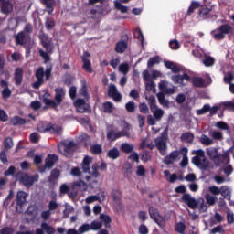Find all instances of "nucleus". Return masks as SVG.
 Wrapping results in <instances>:
<instances>
[{"label": "nucleus", "mask_w": 234, "mask_h": 234, "mask_svg": "<svg viewBox=\"0 0 234 234\" xmlns=\"http://www.w3.org/2000/svg\"><path fill=\"white\" fill-rule=\"evenodd\" d=\"M0 85L4 89L2 90V98H4V100H8V98L12 96V90L8 89V82H6V80H2L0 81Z\"/></svg>", "instance_id": "18"}, {"label": "nucleus", "mask_w": 234, "mask_h": 234, "mask_svg": "<svg viewBox=\"0 0 234 234\" xmlns=\"http://www.w3.org/2000/svg\"><path fill=\"white\" fill-rule=\"evenodd\" d=\"M73 187H78L80 191H87L89 186L82 180H80L73 183Z\"/></svg>", "instance_id": "37"}, {"label": "nucleus", "mask_w": 234, "mask_h": 234, "mask_svg": "<svg viewBox=\"0 0 234 234\" xmlns=\"http://www.w3.org/2000/svg\"><path fill=\"white\" fill-rule=\"evenodd\" d=\"M2 14H12L14 11V4L10 0H0Z\"/></svg>", "instance_id": "11"}, {"label": "nucleus", "mask_w": 234, "mask_h": 234, "mask_svg": "<svg viewBox=\"0 0 234 234\" xmlns=\"http://www.w3.org/2000/svg\"><path fill=\"white\" fill-rule=\"evenodd\" d=\"M192 83L195 87H206V81L200 77H195L192 80Z\"/></svg>", "instance_id": "42"}, {"label": "nucleus", "mask_w": 234, "mask_h": 234, "mask_svg": "<svg viewBox=\"0 0 234 234\" xmlns=\"http://www.w3.org/2000/svg\"><path fill=\"white\" fill-rule=\"evenodd\" d=\"M202 63L205 67H213L215 65V58L211 56L205 55Z\"/></svg>", "instance_id": "31"}, {"label": "nucleus", "mask_w": 234, "mask_h": 234, "mask_svg": "<svg viewBox=\"0 0 234 234\" xmlns=\"http://www.w3.org/2000/svg\"><path fill=\"white\" fill-rule=\"evenodd\" d=\"M169 46L172 50H178V48H180V42H178L176 39H174L169 42Z\"/></svg>", "instance_id": "62"}, {"label": "nucleus", "mask_w": 234, "mask_h": 234, "mask_svg": "<svg viewBox=\"0 0 234 234\" xmlns=\"http://www.w3.org/2000/svg\"><path fill=\"white\" fill-rule=\"evenodd\" d=\"M227 222L228 224H233L234 222V213L231 210L227 211Z\"/></svg>", "instance_id": "63"}, {"label": "nucleus", "mask_w": 234, "mask_h": 234, "mask_svg": "<svg viewBox=\"0 0 234 234\" xmlns=\"http://www.w3.org/2000/svg\"><path fill=\"white\" fill-rule=\"evenodd\" d=\"M200 142L203 145H213L215 144V141L206 134L201 135Z\"/></svg>", "instance_id": "38"}, {"label": "nucleus", "mask_w": 234, "mask_h": 234, "mask_svg": "<svg viewBox=\"0 0 234 234\" xmlns=\"http://www.w3.org/2000/svg\"><path fill=\"white\" fill-rule=\"evenodd\" d=\"M114 6L117 10H120L122 14H127V12L129 11V7L122 5V3L118 0L114 1Z\"/></svg>", "instance_id": "36"}, {"label": "nucleus", "mask_w": 234, "mask_h": 234, "mask_svg": "<svg viewBox=\"0 0 234 234\" xmlns=\"http://www.w3.org/2000/svg\"><path fill=\"white\" fill-rule=\"evenodd\" d=\"M155 145L163 156L167 154V144L165 143V139L164 137L156 138Z\"/></svg>", "instance_id": "10"}, {"label": "nucleus", "mask_w": 234, "mask_h": 234, "mask_svg": "<svg viewBox=\"0 0 234 234\" xmlns=\"http://www.w3.org/2000/svg\"><path fill=\"white\" fill-rule=\"evenodd\" d=\"M145 88L146 90H149L150 92H156V83L153 80L146 81Z\"/></svg>", "instance_id": "46"}, {"label": "nucleus", "mask_w": 234, "mask_h": 234, "mask_svg": "<svg viewBox=\"0 0 234 234\" xmlns=\"http://www.w3.org/2000/svg\"><path fill=\"white\" fill-rule=\"evenodd\" d=\"M122 151H123V153H133V150L134 149V146H133L132 144H129L127 143H124L122 144L121 146Z\"/></svg>", "instance_id": "48"}, {"label": "nucleus", "mask_w": 234, "mask_h": 234, "mask_svg": "<svg viewBox=\"0 0 234 234\" xmlns=\"http://www.w3.org/2000/svg\"><path fill=\"white\" fill-rule=\"evenodd\" d=\"M229 151H231V148L220 155L217 148H207V156H209L211 160H223V164H229Z\"/></svg>", "instance_id": "2"}, {"label": "nucleus", "mask_w": 234, "mask_h": 234, "mask_svg": "<svg viewBox=\"0 0 234 234\" xmlns=\"http://www.w3.org/2000/svg\"><path fill=\"white\" fill-rule=\"evenodd\" d=\"M102 111L108 114H111L114 111V105L112 102H104L102 104Z\"/></svg>", "instance_id": "44"}, {"label": "nucleus", "mask_w": 234, "mask_h": 234, "mask_svg": "<svg viewBox=\"0 0 234 234\" xmlns=\"http://www.w3.org/2000/svg\"><path fill=\"white\" fill-rule=\"evenodd\" d=\"M44 231L47 234H55L56 233V229H54V227L48 225V223L43 222L41 224V229H36V234H45Z\"/></svg>", "instance_id": "13"}, {"label": "nucleus", "mask_w": 234, "mask_h": 234, "mask_svg": "<svg viewBox=\"0 0 234 234\" xmlns=\"http://www.w3.org/2000/svg\"><path fill=\"white\" fill-rule=\"evenodd\" d=\"M59 160V157L56 154H48V157L46 158V165L45 167H48V169H50L51 167L54 166V164Z\"/></svg>", "instance_id": "21"}, {"label": "nucleus", "mask_w": 234, "mask_h": 234, "mask_svg": "<svg viewBox=\"0 0 234 234\" xmlns=\"http://www.w3.org/2000/svg\"><path fill=\"white\" fill-rule=\"evenodd\" d=\"M209 135L211 136L212 140H218V141L224 140V134L220 131H217V130L211 131L209 133Z\"/></svg>", "instance_id": "35"}, {"label": "nucleus", "mask_w": 234, "mask_h": 234, "mask_svg": "<svg viewBox=\"0 0 234 234\" xmlns=\"http://www.w3.org/2000/svg\"><path fill=\"white\" fill-rule=\"evenodd\" d=\"M100 218L103 222L105 228L111 227V217H109L108 215L101 214Z\"/></svg>", "instance_id": "47"}, {"label": "nucleus", "mask_w": 234, "mask_h": 234, "mask_svg": "<svg viewBox=\"0 0 234 234\" xmlns=\"http://www.w3.org/2000/svg\"><path fill=\"white\" fill-rule=\"evenodd\" d=\"M127 50V42L120 41L116 44L115 51L119 54H123V51Z\"/></svg>", "instance_id": "34"}, {"label": "nucleus", "mask_w": 234, "mask_h": 234, "mask_svg": "<svg viewBox=\"0 0 234 234\" xmlns=\"http://www.w3.org/2000/svg\"><path fill=\"white\" fill-rule=\"evenodd\" d=\"M210 109H211V106H209L208 104H205L203 108L197 111V114L198 116H202V114H206L209 112Z\"/></svg>", "instance_id": "49"}, {"label": "nucleus", "mask_w": 234, "mask_h": 234, "mask_svg": "<svg viewBox=\"0 0 234 234\" xmlns=\"http://www.w3.org/2000/svg\"><path fill=\"white\" fill-rule=\"evenodd\" d=\"M15 81L16 85H21L23 81V69L21 68L16 69L15 71Z\"/></svg>", "instance_id": "30"}, {"label": "nucleus", "mask_w": 234, "mask_h": 234, "mask_svg": "<svg viewBox=\"0 0 234 234\" xmlns=\"http://www.w3.org/2000/svg\"><path fill=\"white\" fill-rule=\"evenodd\" d=\"M44 103L45 105H48V107H52L53 109H56L58 107V101H54L53 100L50 99H44Z\"/></svg>", "instance_id": "54"}, {"label": "nucleus", "mask_w": 234, "mask_h": 234, "mask_svg": "<svg viewBox=\"0 0 234 234\" xmlns=\"http://www.w3.org/2000/svg\"><path fill=\"white\" fill-rule=\"evenodd\" d=\"M146 100L149 102V106L150 109H153V107H156V98H154V96L151 95V96H146Z\"/></svg>", "instance_id": "61"}, {"label": "nucleus", "mask_w": 234, "mask_h": 234, "mask_svg": "<svg viewBox=\"0 0 234 234\" xmlns=\"http://www.w3.org/2000/svg\"><path fill=\"white\" fill-rule=\"evenodd\" d=\"M125 109L128 112H134L136 110V104L133 101H129L126 103Z\"/></svg>", "instance_id": "56"}, {"label": "nucleus", "mask_w": 234, "mask_h": 234, "mask_svg": "<svg viewBox=\"0 0 234 234\" xmlns=\"http://www.w3.org/2000/svg\"><path fill=\"white\" fill-rule=\"evenodd\" d=\"M159 94H175V87L167 80H163L159 83Z\"/></svg>", "instance_id": "9"}, {"label": "nucleus", "mask_w": 234, "mask_h": 234, "mask_svg": "<svg viewBox=\"0 0 234 234\" xmlns=\"http://www.w3.org/2000/svg\"><path fill=\"white\" fill-rule=\"evenodd\" d=\"M157 98H158V101H159L160 105H162L163 107H166L168 109L169 101L165 100L164 93H158Z\"/></svg>", "instance_id": "41"}, {"label": "nucleus", "mask_w": 234, "mask_h": 234, "mask_svg": "<svg viewBox=\"0 0 234 234\" xmlns=\"http://www.w3.org/2000/svg\"><path fill=\"white\" fill-rule=\"evenodd\" d=\"M182 200H183V202H185V204H186L188 206V207H190L191 209H196L197 200L193 197H191V195L185 194L182 197Z\"/></svg>", "instance_id": "16"}, {"label": "nucleus", "mask_w": 234, "mask_h": 234, "mask_svg": "<svg viewBox=\"0 0 234 234\" xmlns=\"http://www.w3.org/2000/svg\"><path fill=\"white\" fill-rule=\"evenodd\" d=\"M27 197H28V194H27L25 191H19L16 195L17 205L25 206L27 203Z\"/></svg>", "instance_id": "24"}, {"label": "nucleus", "mask_w": 234, "mask_h": 234, "mask_svg": "<svg viewBox=\"0 0 234 234\" xmlns=\"http://www.w3.org/2000/svg\"><path fill=\"white\" fill-rule=\"evenodd\" d=\"M160 63V58L159 57H154L151 58L147 62V67L151 68L154 65H158Z\"/></svg>", "instance_id": "53"}, {"label": "nucleus", "mask_w": 234, "mask_h": 234, "mask_svg": "<svg viewBox=\"0 0 234 234\" xmlns=\"http://www.w3.org/2000/svg\"><path fill=\"white\" fill-rule=\"evenodd\" d=\"M90 164H92V157L90 156H85L82 163H81V167L84 173H90Z\"/></svg>", "instance_id": "19"}, {"label": "nucleus", "mask_w": 234, "mask_h": 234, "mask_svg": "<svg viewBox=\"0 0 234 234\" xmlns=\"http://www.w3.org/2000/svg\"><path fill=\"white\" fill-rule=\"evenodd\" d=\"M205 199H206L207 205L208 206H215L217 204V200H218L217 197L211 194H206Z\"/></svg>", "instance_id": "33"}, {"label": "nucleus", "mask_w": 234, "mask_h": 234, "mask_svg": "<svg viewBox=\"0 0 234 234\" xmlns=\"http://www.w3.org/2000/svg\"><path fill=\"white\" fill-rule=\"evenodd\" d=\"M175 229L177 231V233L183 234L184 231H186V224L179 222L176 224Z\"/></svg>", "instance_id": "52"}, {"label": "nucleus", "mask_w": 234, "mask_h": 234, "mask_svg": "<svg viewBox=\"0 0 234 234\" xmlns=\"http://www.w3.org/2000/svg\"><path fill=\"white\" fill-rule=\"evenodd\" d=\"M89 175L90 176H85L89 186H95V184H98V178L100 177V172H98V164L92 165Z\"/></svg>", "instance_id": "7"}, {"label": "nucleus", "mask_w": 234, "mask_h": 234, "mask_svg": "<svg viewBox=\"0 0 234 234\" xmlns=\"http://www.w3.org/2000/svg\"><path fill=\"white\" fill-rule=\"evenodd\" d=\"M16 45H25L27 43V35H25V31L19 32L15 36Z\"/></svg>", "instance_id": "28"}, {"label": "nucleus", "mask_w": 234, "mask_h": 234, "mask_svg": "<svg viewBox=\"0 0 234 234\" xmlns=\"http://www.w3.org/2000/svg\"><path fill=\"white\" fill-rule=\"evenodd\" d=\"M193 154H196V156L192 158V164H194V165H197V167L200 169H207V167H209V161L206 159V152H204V150H194Z\"/></svg>", "instance_id": "1"}, {"label": "nucleus", "mask_w": 234, "mask_h": 234, "mask_svg": "<svg viewBox=\"0 0 234 234\" xmlns=\"http://www.w3.org/2000/svg\"><path fill=\"white\" fill-rule=\"evenodd\" d=\"M108 94L111 98H113L115 101H120V100H122V94L118 92V88H116V85L114 84L110 85Z\"/></svg>", "instance_id": "14"}, {"label": "nucleus", "mask_w": 234, "mask_h": 234, "mask_svg": "<svg viewBox=\"0 0 234 234\" xmlns=\"http://www.w3.org/2000/svg\"><path fill=\"white\" fill-rule=\"evenodd\" d=\"M105 200V194L90 196L86 198V204H92V202H103Z\"/></svg>", "instance_id": "23"}, {"label": "nucleus", "mask_w": 234, "mask_h": 234, "mask_svg": "<svg viewBox=\"0 0 234 234\" xmlns=\"http://www.w3.org/2000/svg\"><path fill=\"white\" fill-rule=\"evenodd\" d=\"M90 151L93 153V154H101L103 150L101 149V145L95 144L91 146Z\"/></svg>", "instance_id": "57"}, {"label": "nucleus", "mask_w": 234, "mask_h": 234, "mask_svg": "<svg viewBox=\"0 0 234 234\" xmlns=\"http://www.w3.org/2000/svg\"><path fill=\"white\" fill-rule=\"evenodd\" d=\"M58 149H64L67 153H72V151H75L76 149V144L74 142L70 141L69 143L63 144L61 146H58Z\"/></svg>", "instance_id": "29"}, {"label": "nucleus", "mask_w": 234, "mask_h": 234, "mask_svg": "<svg viewBox=\"0 0 234 234\" xmlns=\"http://www.w3.org/2000/svg\"><path fill=\"white\" fill-rule=\"evenodd\" d=\"M63 98H65V90L62 88H57L55 90V100L58 104H61V101H63Z\"/></svg>", "instance_id": "25"}, {"label": "nucleus", "mask_w": 234, "mask_h": 234, "mask_svg": "<svg viewBox=\"0 0 234 234\" xmlns=\"http://www.w3.org/2000/svg\"><path fill=\"white\" fill-rule=\"evenodd\" d=\"M220 195L229 200L231 198V189L228 186H223L220 187Z\"/></svg>", "instance_id": "32"}, {"label": "nucleus", "mask_w": 234, "mask_h": 234, "mask_svg": "<svg viewBox=\"0 0 234 234\" xmlns=\"http://www.w3.org/2000/svg\"><path fill=\"white\" fill-rule=\"evenodd\" d=\"M72 176H81V169L80 167H73L70 171Z\"/></svg>", "instance_id": "64"}, {"label": "nucleus", "mask_w": 234, "mask_h": 234, "mask_svg": "<svg viewBox=\"0 0 234 234\" xmlns=\"http://www.w3.org/2000/svg\"><path fill=\"white\" fill-rule=\"evenodd\" d=\"M233 80H234V72L233 71H230V72L225 74V76H224L225 83L231 84V81H233Z\"/></svg>", "instance_id": "58"}, {"label": "nucleus", "mask_w": 234, "mask_h": 234, "mask_svg": "<svg viewBox=\"0 0 234 234\" xmlns=\"http://www.w3.org/2000/svg\"><path fill=\"white\" fill-rule=\"evenodd\" d=\"M90 58V55L89 54V52H84L82 55V69L86 71V72H90L92 73V65L90 64V60L89 59Z\"/></svg>", "instance_id": "12"}, {"label": "nucleus", "mask_w": 234, "mask_h": 234, "mask_svg": "<svg viewBox=\"0 0 234 234\" xmlns=\"http://www.w3.org/2000/svg\"><path fill=\"white\" fill-rule=\"evenodd\" d=\"M108 156L112 160H116V158H120V150H118V148H112L109 150Z\"/></svg>", "instance_id": "43"}, {"label": "nucleus", "mask_w": 234, "mask_h": 234, "mask_svg": "<svg viewBox=\"0 0 234 234\" xmlns=\"http://www.w3.org/2000/svg\"><path fill=\"white\" fill-rule=\"evenodd\" d=\"M119 72H122V74H127L129 72V64L127 63H122L119 65Z\"/></svg>", "instance_id": "55"}, {"label": "nucleus", "mask_w": 234, "mask_h": 234, "mask_svg": "<svg viewBox=\"0 0 234 234\" xmlns=\"http://www.w3.org/2000/svg\"><path fill=\"white\" fill-rule=\"evenodd\" d=\"M45 76H46V80H48V78H50V69H47L46 71L43 68H39L38 69H37L36 78L37 81L33 83L34 89H39V87L43 85V78Z\"/></svg>", "instance_id": "5"}, {"label": "nucleus", "mask_w": 234, "mask_h": 234, "mask_svg": "<svg viewBox=\"0 0 234 234\" xmlns=\"http://www.w3.org/2000/svg\"><path fill=\"white\" fill-rule=\"evenodd\" d=\"M148 211L150 218L159 228H164V226H165V219L160 215L158 209L154 208V207H150Z\"/></svg>", "instance_id": "4"}, {"label": "nucleus", "mask_w": 234, "mask_h": 234, "mask_svg": "<svg viewBox=\"0 0 234 234\" xmlns=\"http://www.w3.org/2000/svg\"><path fill=\"white\" fill-rule=\"evenodd\" d=\"M181 140L189 144L195 140V135L189 132H186L181 135Z\"/></svg>", "instance_id": "39"}, {"label": "nucleus", "mask_w": 234, "mask_h": 234, "mask_svg": "<svg viewBox=\"0 0 234 234\" xmlns=\"http://www.w3.org/2000/svg\"><path fill=\"white\" fill-rule=\"evenodd\" d=\"M165 67H166V69H169L170 70H172V72L176 74L180 72V70H182V68H180V65L171 61H165Z\"/></svg>", "instance_id": "22"}, {"label": "nucleus", "mask_w": 234, "mask_h": 234, "mask_svg": "<svg viewBox=\"0 0 234 234\" xmlns=\"http://www.w3.org/2000/svg\"><path fill=\"white\" fill-rule=\"evenodd\" d=\"M101 226H102L101 222L94 220V221L90 225V229H92L93 231H96V230H98V229H101Z\"/></svg>", "instance_id": "60"}, {"label": "nucleus", "mask_w": 234, "mask_h": 234, "mask_svg": "<svg viewBox=\"0 0 234 234\" xmlns=\"http://www.w3.org/2000/svg\"><path fill=\"white\" fill-rule=\"evenodd\" d=\"M208 191L214 197H217V196L220 195V188L217 186H209Z\"/></svg>", "instance_id": "50"}, {"label": "nucleus", "mask_w": 234, "mask_h": 234, "mask_svg": "<svg viewBox=\"0 0 234 234\" xmlns=\"http://www.w3.org/2000/svg\"><path fill=\"white\" fill-rule=\"evenodd\" d=\"M197 209H199V211H201V213H206V211H207L209 206H207V203L206 202V200H204V198H199L197 201Z\"/></svg>", "instance_id": "27"}, {"label": "nucleus", "mask_w": 234, "mask_h": 234, "mask_svg": "<svg viewBox=\"0 0 234 234\" xmlns=\"http://www.w3.org/2000/svg\"><path fill=\"white\" fill-rule=\"evenodd\" d=\"M38 133H53L54 134H61V127L50 124L48 122H40L37 125Z\"/></svg>", "instance_id": "3"}, {"label": "nucleus", "mask_w": 234, "mask_h": 234, "mask_svg": "<svg viewBox=\"0 0 234 234\" xmlns=\"http://www.w3.org/2000/svg\"><path fill=\"white\" fill-rule=\"evenodd\" d=\"M199 7H200V4L198 2H192L187 11L188 16H191V14H193V12H195V10H197V8H199Z\"/></svg>", "instance_id": "51"}, {"label": "nucleus", "mask_w": 234, "mask_h": 234, "mask_svg": "<svg viewBox=\"0 0 234 234\" xmlns=\"http://www.w3.org/2000/svg\"><path fill=\"white\" fill-rule=\"evenodd\" d=\"M39 180V176H28L27 174H21L20 182L25 186L26 187H32L34 186L35 182H37Z\"/></svg>", "instance_id": "8"}, {"label": "nucleus", "mask_w": 234, "mask_h": 234, "mask_svg": "<svg viewBox=\"0 0 234 234\" xmlns=\"http://www.w3.org/2000/svg\"><path fill=\"white\" fill-rule=\"evenodd\" d=\"M39 39L44 48H46L48 52H50V48L52 47V39H50L48 36H47L45 33H42L41 35H39Z\"/></svg>", "instance_id": "15"}, {"label": "nucleus", "mask_w": 234, "mask_h": 234, "mask_svg": "<svg viewBox=\"0 0 234 234\" xmlns=\"http://www.w3.org/2000/svg\"><path fill=\"white\" fill-rule=\"evenodd\" d=\"M232 32H233V29L231 28V27L228 25H223L218 29L212 31L211 34L214 39L220 40L226 37V34H231Z\"/></svg>", "instance_id": "6"}, {"label": "nucleus", "mask_w": 234, "mask_h": 234, "mask_svg": "<svg viewBox=\"0 0 234 234\" xmlns=\"http://www.w3.org/2000/svg\"><path fill=\"white\" fill-rule=\"evenodd\" d=\"M74 105L78 112H85L86 111H89V104H87L83 99H78L74 102Z\"/></svg>", "instance_id": "17"}, {"label": "nucleus", "mask_w": 234, "mask_h": 234, "mask_svg": "<svg viewBox=\"0 0 234 234\" xmlns=\"http://www.w3.org/2000/svg\"><path fill=\"white\" fill-rule=\"evenodd\" d=\"M127 135V131H123V132H110L107 134V138L108 140H111L112 142H114V140H116V138H121V136H126Z\"/></svg>", "instance_id": "26"}, {"label": "nucleus", "mask_w": 234, "mask_h": 234, "mask_svg": "<svg viewBox=\"0 0 234 234\" xmlns=\"http://www.w3.org/2000/svg\"><path fill=\"white\" fill-rule=\"evenodd\" d=\"M143 80H144V81H153V73H152V71L149 72L148 70H144L143 72Z\"/></svg>", "instance_id": "59"}, {"label": "nucleus", "mask_w": 234, "mask_h": 234, "mask_svg": "<svg viewBox=\"0 0 234 234\" xmlns=\"http://www.w3.org/2000/svg\"><path fill=\"white\" fill-rule=\"evenodd\" d=\"M11 123H12V125H25V123H27V121H25V119H23L19 116H15L11 120Z\"/></svg>", "instance_id": "45"}, {"label": "nucleus", "mask_w": 234, "mask_h": 234, "mask_svg": "<svg viewBox=\"0 0 234 234\" xmlns=\"http://www.w3.org/2000/svg\"><path fill=\"white\" fill-rule=\"evenodd\" d=\"M150 110H151V112L154 115V120H157V121L162 120V118L164 117V114H165L164 110L159 108L158 105L155 106V107L151 108Z\"/></svg>", "instance_id": "20"}, {"label": "nucleus", "mask_w": 234, "mask_h": 234, "mask_svg": "<svg viewBox=\"0 0 234 234\" xmlns=\"http://www.w3.org/2000/svg\"><path fill=\"white\" fill-rule=\"evenodd\" d=\"M77 141L79 142V144H85V145H87L89 142H90V137H89V135H87L86 133H80L77 137Z\"/></svg>", "instance_id": "40"}]
</instances>
